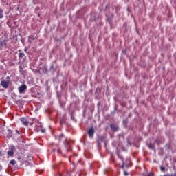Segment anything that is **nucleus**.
Returning a JSON list of instances; mask_svg holds the SVG:
<instances>
[{"instance_id":"nucleus-1","label":"nucleus","mask_w":176,"mask_h":176,"mask_svg":"<svg viewBox=\"0 0 176 176\" xmlns=\"http://www.w3.org/2000/svg\"><path fill=\"white\" fill-rule=\"evenodd\" d=\"M34 130L38 131H41V133H45V129H42V123L37 122L36 124H35Z\"/></svg>"},{"instance_id":"nucleus-2","label":"nucleus","mask_w":176,"mask_h":176,"mask_svg":"<svg viewBox=\"0 0 176 176\" xmlns=\"http://www.w3.org/2000/svg\"><path fill=\"white\" fill-rule=\"evenodd\" d=\"M87 133H88L89 138H92L95 133V131L93 127H90L89 129L88 130Z\"/></svg>"},{"instance_id":"nucleus-3","label":"nucleus","mask_w":176,"mask_h":176,"mask_svg":"<svg viewBox=\"0 0 176 176\" xmlns=\"http://www.w3.org/2000/svg\"><path fill=\"white\" fill-rule=\"evenodd\" d=\"M27 90V85H22L19 87V91L20 94L23 93V91H25Z\"/></svg>"},{"instance_id":"nucleus-4","label":"nucleus","mask_w":176,"mask_h":176,"mask_svg":"<svg viewBox=\"0 0 176 176\" xmlns=\"http://www.w3.org/2000/svg\"><path fill=\"white\" fill-rule=\"evenodd\" d=\"M1 85L2 86V87H3L4 89H8V87H9V81H5L3 80L1 82Z\"/></svg>"},{"instance_id":"nucleus-5","label":"nucleus","mask_w":176,"mask_h":176,"mask_svg":"<svg viewBox=\"0 0 176 176\" xmlns=\"http://www.w3.org/2000/svg\"><path fill=\"white\" fill-rule=\"evenodd\" d=\"M28 42H31L32 41H36L38 39V37L36 36V34H33L28 36Z\"/></svg>"},{"instance_id":"nucleus-6","label":"nucleus","mask_w":176,"mask_h":176,"mask_svg":"<svg viewBox=\"0 0 176 176\" xmlns=\"http://www.w3.org/2000/svg\"><path fill=\"white\" fill-rule=\"evenodd\" d=\"M118 157L122 162V166H120V168L123 169L124 168V166H126L127 168L129 167V164H125V162H124L122 157H120V155H118Z\"/></svg>"},{"instance_id":"nucleus-7","label":"nucleus","mask_w":176,"mask_h":176,"mask_svg":"<svg viewBox=\"0 0 176 176\" xmlns=\"http://www.w3.org/2000/svg\"><path fill=\"white\" fill-rule=\"evenodd\" d=\"M110 127H111V129H112L113 131H118V129H119L118 126H116V125L114 124H111L110 125Z\"/></svg>"},{"instance_id":"nucleus-8","label":"nucleus","mask_w":176,"mask_h":176,"mask_svg":"<svg viewBox=\"0 0 176 176\" xmlns=\"http://www.w3.org/2000/svg\"><path fill=\"white\" fill-rule=\"evenodd\" d=\"M21 122L24 124V126H28L29 124L28 120H27L26 118H21Z\"/></svg>"},{"instance_id":"nucleus-9","label":"nucleus","mask_w":176,"mask_h":176,"mask_svg":"<svg viewBox=\"0 0 176 176\" xmlns=\"http://www.w3.org/2000/svg\"><path fill=\"white\" fill-rule=\"evenodd\" d=\"M19 57L20 58V60H25V54H24V53H19Z\"/></svg>"},{"instance_id":"nucleus-10","label":"nucleus","mask_w":176,"mask_h":176,"mask_svg":"<svg viewBox=\"0 0 176 176\" xmlns=\"http://www.w3.org/2000/svg\"><path fill=\"white\" fill-rule=\"evenodd\" d=\"M147 146L151 150H154L155 149V144H154L149 143V144H147Z\"/></svg>"},{"instance_id":"nucleus-11","label":"nucleus","mask_w":176,"mask_h":176,"mask_svg":"<svg viewBox=\"0 0 176 176\" xmlns=\"http://www.w3.org/2000/svg\"><path fill=\"white\" fill-rule=\"evenodd\" d=\"M5 42H6L5 40L0 41V49H2L4 45L6 46V43Z\"/></svg>"},{"instance_id":"nucleus-12","label":"nucleus","mask_w":176,"mask_h":176,"mask_svg":"<svg viewBox=\"0 0 176 176\" xmlns=\"http://www.w3.org/2000/svg\"><path fill=\"white\" fill-rule=\"evenodd\" d=\"M19 72L21 75H24V69L23 68V66H19Z\"/></svg>"},{"instance_id":"nucleus-13","label":"nucleus","mask_w":176,"mask_h":176,"mask_svg":"<svg viewBox=\"0 0 176 176\" xmlns=\"http://www.w3.org/2000/svg\"><path fill=\"white\" fill-rule=\"evenodd\" d=\"M0 19H3V10L0 8Z\"/></svg>"},{"instance_id":"nucleus-14","label":"nucleus","mask_w":176,"mask_h":176,"mask_svg":"<svg viewBox=\"0 0 176 176\" xmlns=\"http://www.w3.org/2000/svg\"><path fill=\"white\" fill-rule=\"evenodd\" d=\"M14 154V153H13V150L8 151V156H13Z\"/></svg>"},{"instance_id":"nucleus-15","label":"nucleus","mask_w":176,"mask_h":176,"mask_svg":"<svg viewBox=\"0 0 176 176\" xmlns=\"http://www.w3.org/2000/svg\"><path fill=\"white\" fill-rule=\"evenodd\" d=\"M10 164L14 166L16 164V160H12L11 161H10Z\"/></svg>"},{"instance_id":"nucleus-16","label":"nucleus","mask_w":176,"mask_h":176,"mask_svg":"<svg viewBox=\"0 0 176 176\" xmlns=\"http://www.w3.org/2000/svg\"><path fill=\"white\" fill-rule=\"evenodd\" d=\"M8 132L9 133V134H10V136L12 137V134H13V131L10 130V129H8Z\"/></svg>"},{"instance_id":"nucleus-17","label":"nucleus","mask_w":176,"mask_h":176,"mask_svg":"<svg viewBox=\"0 0 176 176\" xmlns=\"http://www.w3.org/2000/svg\"><path fill=\"white\" fill-rule=\"evenodd\" d=\"M160 170H161V171L164 172L165 171V167L164 166H160Z\"/></svg>"},{"instance_id":"nucleus-18","label":"nucleus","mask_w":176,"mask_h":176,"mask_svg":"<svg viewBox=\"0 0 176 176\" xmlns=\"http://www.w3.org/2000/svg\"><path fill=\"white\" fill-rule=\"evenodd\" d=\"M124 175L125 176H128L129 175V172L127 170H124Z\"/></svg>"},{"instance_id":"nucleus-19","label":"nucleus","mask_w":176,"mask_h":176,"mask_svg":"<svg viewBox=\"0 0 176 176\" xmlns=\"http://www.w3.org/2000/svg\"><path fill=\"white\" fill-rule=\"evenodd\" d=\"M63 138H64V135L63 134H61V135H59V139H61Z\"/></svg>"},{"instance_id":"nucleus-20","label":"nucleus","mask_w":176,"mask_h":176,"mask_svg":"<svg viewBox=\"0 0 176 176\" xmlns=\"http://www.w3.org/2000/svg\"><path fill=\"white\" fill-rule=\"evenodd\" d=\"M124 123L126 124L127 123V120H124Z\"/></svg>"},{"instance_id":"nucleus-21","label":"nucleus","mask_w":176,"mask_h":176,"mask_svg":"<svg viewBox=\"0 0 176 176\" xmlns=\"http://www.w3.org/2000/svg\"><path fill=\"white\" fill-rule=\"evenodd\" d=\"M2 156V151H0V157Z\"/></svg>"},{"instance_id":"nucleus-22","label":"nucleus","mask_w":176,"mask_h":176,"mask_svg":"<svg viewBox=\"0 0 176 176\" xmlns=\"http://www.w3.org/2000/svg\"><path fill=\"white\" fill-rule=\"evenodd\" d=\"M126 162H127L128 163H130V162H131L130 160H126Z\"/></svg>"},{"instance_id":"nucleus-23","label":"nucleus","mask_w":176,"mask_h":176,"mask_svg":"<svg viewBox=\"0 0 176 176\" xmlns=\"http://www.w3.org/2000/svg\"><path fill=\"white\" fill-rule=\"evenodd\" d=\"M16 132L18 133V134H20L19 131H16Z\"/></svg>"},{"instance_id":"nucleus-24","label":"nucleus","mask_w":176,"mask_h":176,"mask_svg":"<svg viewBox=\"0 0 176 176\" xmlns=\"http://www.w3.org/2000/svg\"><path fill=\"white\" fill-rule=\"evenodd\" d=\"M2 170V166L0 165V170Z\"/></svg>"}]
</instances>
